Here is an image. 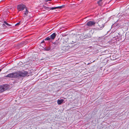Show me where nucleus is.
Segmentation results:
<instances>
[{
  "instance_id": "f257e3e1",
  "label": "nucleus",
  "mask_w": 129,
  "mask_h": 129,
  "mask_svg": "<svg viewBox=\"0 0 129 129\" xmlns=\"http://www.w3.org/2000/svg\"><path fill=\"white\" fill-rule=\"evenodd\" d=\"M17 78L21 80L23 77L26 76L28 74V73L26 71H23L22 72H19L17 73Z\"/></svg>"
},
{
  "instance_id": "f03ea898",
  "label": "nucleus",
  "mask_w": 129,
  "mask_h": 129,
  "mask_svg": "<svg viewBox=\"0 0 129 129\" xmlns=\"http://www.w3.org/2000/svg\"><path fill=\"white\" fill-rule=\"evenodd\" d=\"M9 88V85L5 84L0 85V92H2L8 89Z\"/></svg>"
},
{
  "instance_id": "7ed1b4c3",
  "label": "nucleus",
  "mask_w": 129,
  "mask_h": 129,
  "mask_svg": "<svg viewBox=\"0 0 129 129\" xmlns=\"http://www.w3.org/2000/svg\"><path fill=\"white\" fill-rule=\"evenodd\" d=\"M17 74L16 72H13L7 75L6 77L9 78H17Z\"/></svg>"
},
{
  "instance_id": "20e7f679",
  "label": "nucleus",
  "mask_w": 129,
  "mask_h": 129,
  "mask_svg": "<svg viewBox=\"0 0 129 129\" xmlns=\"http://www.w3.org/2000/svg\"><path fill=\"white\" fill-rule=\"evenodd\" d=\"M26 8L25 5H21L17 6V9L19 11L24 10Z\"/></svg>"
},
{
  "instance_id": "39448f33",
  "label": "nucleus",
  "mask_w": 129,
  "mask_h": 129,
  "mask_svg": "<svg viewBox=\"0 0 129 129\" xmlns=\"http://www.w3.org/2000/svg\"><path fill=\"white\" fill-rule=\"evenodd\" d=\"M63 7V6H58V7H52V8H51V7L49 8L48 7H46V8H45L46 9H47V10L49 9L50 10H53L55 9H57V8L61 9Z\"/></svg>"
},
{
  "instance_id": "423d86ee",
  "label": "nucleus",
  "mask_w": 129,
  "mask_h": 129,
  "mask_svg": "<svg viewBox=\"0 0 129 129\" xmlns=\"http://www.w3.org/2000/svg\"><path fill=\"white\" fill-rule=\"evenodd\" d=\"M104 25L103 23H100L97 26L96 28H98L99 30H101L104 27Z\"/></svg>"
},
{
  "instance_id": "0eeeda50",
  "label": "nucleus",
  "mask_w": 129,
  "mask_h": 129,
  "mask_svg": "<svg viewBox=\"0 0 129 129\" xmlns=\"http://www.w3.org/2000/svg\"><path fill=\"white\" fill-rule=\"evenodd\" d=\"M95 22L94 21H90L88 22L87 23V25L89 26H91L95 24Z\"/></svg>"
},
{
  "instance_id": "6e6552de",
  "label": "nucleus",
  "mask_w": 129,
  "mask_h": 129,
  "mask_svg": "<svg viewBox=\"0 0 129 129\" xmlns=\"http://www.w3.org/2000/svg\"><path fill=\"white\" fill-rule=\"evenodd\" d=\"M60 44L59 40H57L55 42L53 43V46L54 47H57L58 45Z\"/></svg>"
},
{
  "instance_id": "1a4fd4ad",
  "label": "nucleus",
  "mask_w": 129,
  "mask_h": 129,
  "mask_svg": "<svg viewBox=\"0 0 129 129\" xmlns=\"http://www.w3.org/2000/svg\"><path fill=\"white\" fill-rule=\"evenodd\" d=\"M23 11L24 12L23 14V16L24 17H26L28 14V11L27 10V8H26Z\"/></svg>"
},
{
  "instance_id": "9d476101",
  "label": "nucleus",
  "mask_w": 129,
  "mask_h": 129,
  "mask_svg": "<svg viewBox=\"0 0 129 129\" xmlns=\"http://www.w3.org/2000/svg\"><path fill=\"white\" fill-rule=\"evenodd\" d=\"M56 36V33H53L50 36V38L51 39L54 40L55 37Z\"/></svg>"
},
{
  "instance_id": "9b49d317",
  "label": "nucleus",
  "mask_w": 129,
  "mask_h": 129,
  "mask_svg": "<svg viewBox=\"0 0 129 129\" xmlns=\"http://www.w3.org/2000/svg\"><path fill=\"white\" fill-rule=\"evenodd\" d=\"M64 101L63 99L58 100L57 101V103L58 105L61 104Z\"/></svg>"
},
{
  "instance_id": "f8f14e48",
  "label": "nucleus",
  "mask_w": 129,
  "mask_h": 129,
  "mask_svg": "<svg viewBox=\"0 0 129 129\" xmlns=\"http://www.w3.org/2000/svg\"><path fill=\"white\" fill-rule=\"evenodd\" d=\"M103 0H100L97 3L99 6H102V5L103 3Z\"/></svg>"
},
{
  "instance_id": "ddd939ff",
  "label": "nucleus",
  "mask_w": 129,
  "mask_h": 129,
  "mask_svg": "<svg viewBox=\"0 0 129 129\" xmlns=\"http://www.w3.org/2000/svg\"><path fill=\"white\" fill-rule=\"evenodd\" d=\"M44 50L46 51H49L50 49V48L49 47L44 48Z\"/></svg>"
},
{
  "instance_id": "4468645a",
  "label": "nucleus",
  "mask_w": 129,
  "mask_h": 129,
  "mask_svg": "<svg viewBox=\"0 0 129 129\" xmlns=\"http://www.w3.org/2000/svg\"><path fill=\"white\" fill-rule=\"evenodd\" d=\"M51 39L50 37H48L46 38L45 39V41H48L50 40Z\"/></svg>"
},
{
  "instance_id": "2eb2a0df",
  "label": "nucleus",
  "mask_w": 129,
  "mask_h": 129,
  "mask_svg": "<svg viewBox=\"0 0 129 129\" xmlns=\"http://www.w3.org/2000/svg\"><path fill=\"white\" fill-rule=\"evenodd\" d=\"M4 23L6 24L8 26H10V25L7 22H6L5 21H4Z\"/></svg>"
},
{
  "instance_id": "dca6fc26",
  "label": "nucleus",
  "mask_w": 129,
  "mask_h": 129,
  "mask_svg": "<svg viewBox=\"0 0 129 129\" xmlns=\"http://www.w3.org/2000/svg\"><path fill=\"white\" fill-rule=\"evenodd\" d=\"M20 24V22L18 23H17L16 24H15V25H19Z\"/></svg>"
},
{
  "instance_id": "f3484780",
  "label": "nucleus",
  "mask_w": 129,
  "mask_h": 129,
  "mask_svg": "<svg viewBox=\"0 0 129 129\" xmlns=\"http://www.w3.org/2000/svg\"><path fill=\"white\" fill-rule=\"evenodd\" d=\"M44 41H42V42H41V43H44Z\"/></svg>"
},
{
  "instance_id": "a211bd4d",
  "label": "nucleus",
  "mask_w": 129,
  "mask_h": 129,
  "mask_svg": "<svg viewBox=\"0 0 129 129\" xmlns=\"http://www.w3.org/2000/svg\"><path fill=\"white\" fill-rule=\"evenodd\" d=\"M3 26H5V24H3Z\"/></svg>"
}]
</instances>
